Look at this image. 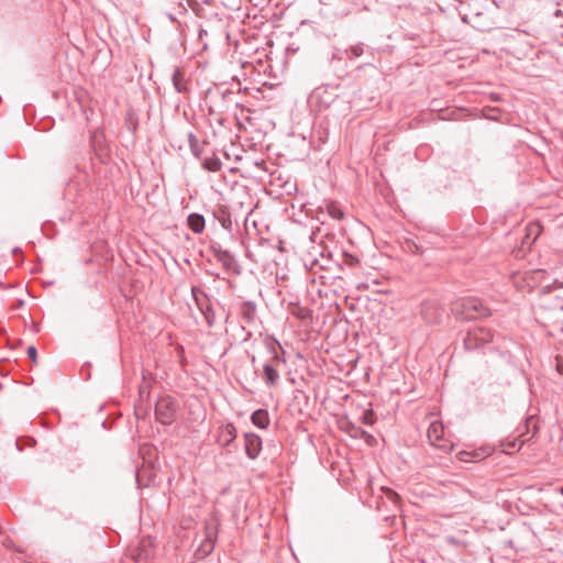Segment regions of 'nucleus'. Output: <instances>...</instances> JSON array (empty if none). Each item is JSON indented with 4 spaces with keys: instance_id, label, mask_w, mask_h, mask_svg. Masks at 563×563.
<instances>
[{
    "instance_id": "nucleus-14",
    "label": "nucleus",
    "mask_w": 563,
    "mask_h": 563,
    "mask_svg": "<svg viewBox=\"0 0 563 563\" xmlns=\"http://www.w3.org/2000/svg\"><path fill=\"white\" fill-rule=\"evenodd\" d=\"M202 167L209 172H219L222 167V163L217 156L207 157L203 163Z\"/></svg>"
},
{
    "instance_id": "nucleus-13",
    "label": "nucleus",
    "mask_w": 563,
    "mask_h": 563,
    "mask_svg": "<svg viewBox=\"0 0 563 563\" xmlns=\"http://www.w3.org/2000/svg\"><path fill=\"white\" fill-rule=\"evenodd\" d=\"M263 369L265 382L271 386L275 385L279 378L278 372L269 364H265Z\"/></svg>"
},
{
    "instance_id": "nucleus-23",
    "label": "nucleus",
    "mask_w": 563,
    "mask_h": 563,
    "mask_svg": "<svg viewBox=\"0 0 563 563\" xmlns=\"http://www.w3.org/2000/svg\"><path fill=\"white\" fill-rule=\"evenodd\" d=\"M460 455H461V457H460L461 461H465V462L468 461L466 457L470 455V453L461 452Z\"/></svg>"
},
{
    "instance_id": "nucleus-11",
    "label": "nucleus",
    "mask_w": 563,
    "mask_h": 563,
    "mask_svg": "<svg viewBox=\"0 0 563 563\" xmlns=\"http://www.w3.org/2000/svg\"><path fill=\"white\" fill-rule=\"evenodd\" d=\"M545 276V271L543 269H534L526 273L525 279L527 280L528 286L533 287L538 283H540Z\"/></svg>"
},
{
    "instance_id": "nucleus-9",
    "label": "nucleus",
    "mask_w": 563,
    "mask_h": 563,
    "mask_svg": "<svg viewBox=\"0 0 563 563\" xmlns=\"http://www.w3.org/2000/svg\"><path fill=\"white\" fill-rule=\"evenodd\" d=\"M545 308L551 311L556 322H563V298L556 297L555 301Z\"/></svg>"
},
{
    "instance_id": "nucleus-27",
    "label": "nucleus",
    "mask_w": 563,
    "mask_h": 563,
    "mask_svg": "<svg viewBox=\"0 0 563 563\" xmlns=\"http://www.w3.org/2000/svg\"><path fill=\"white\" fill-rule=\"evenodd\" d=\"M558 368H559V372H560L561 374H563V366L559 365V367H558Z\"/></svg>"
},
{
    "instance_id": "nucleus-25",
    "label": "nucleus",
    "mask_w": 563,
    "mask_h": 563,
    "mask_svg": "<svg viewBox=\"0 0 563 563\" xmlns=\"http://www.w3.org/2000/svg\"><path fill=\"white\" fill-rule=\"evenodd\" d=\"M389 493H390V498L391 499H397L398 498V495L395 492L389 490Z\"/></svg>"
},
{
    "instance_id": "nucleus-7",
    "label": "nucleus",
    "mask_w": 563,
    "mask_h": 563,
    "mask_svg": "<svg viewBox=\"0 0 563 563\" xmlns=\"http://www.w3.org/2000/svg\"><path fill=\"white\" fill-rule=\"evenodd\" d=\"M187 223L194 233H201L205 229V218L198 213H190Z\"/></svg>"
},
{
    "instance_id": "nucleus-29",
    "label": "nucleus",
    "mask_w": 563,
    "mask_h": 563,
    "mask_svg": "<svg viewBox=\"0 0 563 563\" xmlns=\"http://www.w3.org/2000/svg\"><path fill=\"white\" fill-rule=\"evenodd\" d=\"M222 224H223V227L228 228L227 220H223Z\"/></svg>"
},
{
    "instance_id": "nucleus-12",
    "label": "nucleus",
    "mask_w": 563,
    "mask_h": 563,
    "mask_svg": "<svg viewBox=\"0 0 563 563\" xmlns=\"http://www.w3.org/2000/svg\"><path fill=\"white\" fill-rule=\"evenodd\" d=\"M541 233V227L539 223H530L527 227V234L523 243H532Z\"/></svg>"
},
{
    "instance_id": "nucleus-4",
    "label": "nucleus",
    "mask_w": 563,
    "mask_h": 563,
    "mask_svg": "<svg viewBox=\"0 0 563 563\" xmlns=\"http://www.w3.org/2000/svg\"><path fill=\"white\" fill-rule=\"evenodd\" d=\"M176 408V402L170 397L159 398L155 407L157 420L163 424L172 423L175 418Z\"/></svg>"
},
{
    "instance_id": "nucleus-16",
    "label": "nucleus",
    "mask_w": 563,
    "mask_h": 563,
    "mask_svg": "<svg viewBox=\"0 0 563 563\" xmlns=\"http://www.w3.org/2000/svg\"><path fill=\"white\" fill-rule=\"evenodd\" d=\"M255 311H256L255 306L250 302H244L241 307L242 318L244 320H246L247 322L253 321V319L255 317Z\"/></svg>"
},
{
    "instance_id": "nucleus-24",
    "label": "nucleus",
    "mask_w": 563,
    "mask_h": 563,
    "mask_svg": "<svg viewBox=\"0 0 563 563\" xmlns=\"http://www.w3.org/2000/svg\"><path fill=\"white\" fill-rule=\"evenodd\" d=\"M191 291L194 297L197 299V292L199 291V289L197 287H192Z\"/></svg>"
},
{
    "instance_id": "nucleus-8",
    "label": "nucleus",
    "mask_w": 563,
    "mask_h": 563,
    "mask_svg": "<svg viewBox=\"0 0 563 563\" xmlns=\"http://www.w3.org/2000/svg\"><path fill=\"white\" fill-rule=\"evenodd\" d=\"M252 422L262 429H265L269 424L268 412L264 409L255 410L251 417Z\"/></svg>"
},
{
    "instance_id": "nucleus-15",
    "label": "nucleus",
    "mask_w": 563,
    "mask_h": 563,
    "mask_svg": "<svg viewBox=\"0 0 563 563\" xmlns=\"http://www.w3.org/2000/svg\"><path fill=\"white\" fill-rule=\"evenodd\" d=\"M236 438V430L233 424H227L221 432V439L224 440V445H229Z\"/></svg>"
},
{
    "instance_id": "nucleus-18",
    "label": "nucleus",
    "mask_w": 563,
    "mask_h": 563,
    "mask_svg": "<svg viewBox=\"0 0 563 563\" xmlns=\"http://www.w3.org/2000/svg\"><path fill=\"white\" fill-rule=\"evenodd\" d=\"M361 421L364 424H373L374 423L373 411H371V410L364 411L361 417Z\"/></svg>"
},
{
    "instance_id": "nucleus-20",
    "label": "nucleus",
    "mask_w": 563,
    "mask_h": 563,
    "mask_svg": "<svg viewBox=\"0 0 563 563\" xmlns=\"http://www.w3.org/2000/svg\"><path fill=\"white\" fill-rule=\"evenodd\" d=\"M27 356L32 360V362H36V356H37V352H36V349L35 346L31 345L27 347Z\"/></svg>"
},
{
    "instance_id": "nucleus-28",
    "label": "nucleus",
    "mask_w": 563,
    "mask_h": 563,
    "mask_svg": "<svg viewBox=\"0 0 563 563\" xmlns=\"http://www.w3.org/2000/svg\"><path fill=\"white\" fill-rule=\"evenodd\" d=\"M429 306H430L429 303H424V306H423V312H426V309H427Z\"/></svg>"
},
{
    "instance_id": "nucleus-10",
    "label": "nucleus",
    "mask_w": 563,
    "mask_h": 563,
    "mask_svg": "<svg viewBox=\"0 0 563 563\" xmlns=\"http://www.w3.org/2000/svg\"><path fill=\"white\" fill-rule=\"evenodd\" d=\"M173 85L178 92H184L187 90L185 73L179 68H176L173 73Z\"/></svg>"
},
{
    "instance_id": "nucleus-19",
    "label": "nucleus",
    "mask_w": 563,
    "mask_h": 563,
    "mask_svg": "<svg viewBox=\"0 0 563 563\" xmlns=\"http://www.w3.org/2000/svg\"><path fill=\"white\" fill-rule=\"evenodd\" d=\"M212 549H213V543H212L211 537L209 536L208 540L202 544V551L206 554H208L212 551Z\"/></svg>"
},
{
    "instance_id": "nucleus-1",
    "label": "nucleus",
    "mask_w": 563,
    "mask_h": 563,
    "mask_svg": "<svg viewBox=\"0 0 563 563\" xmlns=\"http://www.w3.org/2000/svg\"><path fill=\"white\" fill-rule=\"evenodd\" d=\"M452 312L463 320H473L488 317L490 314L489 309L482 302V300L475 297L456 300L452 305Z\"/></svg>"
},
{
    "instance_id": "nucleus-22",
    "label": "nucleus",
    "mask_w": 563,
    "mask_h": 563,
    "mask_svg": "<svg viewBox=\"0 0 563 563\" xmlns=\"http://www.w3.org/2000/svg\"><path fill=\"white\" fill-rule=\"evenodd\" d=\"M189 142H190V147H191L194 154L196 156H198V152H197L196 145H195L196 139H195V136L192 134L189 135Z\"/></svg>"
},
{
    "instance_id": "nucleus-6",
    "label": "nucleus",
    "mask_w": 563,
    "mask_h": 563,
    "mask_svg": "<svg viewBox=\"0 0 563 563\" xmlns=\"http://www.w3.org/2000/svg\"><path fill=\"white\" fill-rule=\"evenodd\" d=\"M214 256L217 261L220 262L227 271H235L238 264L234 256L229 251L216 250Z\"/></svg>"
},
{
    "instance_id": "nucleus-21",
    "label": "nucleus",
    "mask_w": 563,
    "mask_h": 563,
    "mask_svg": "<svg viewBox=\"0 0 563 563\" xmlns=\"http://www.w3.org/2000/svg\"><path fill=\"white\" fill-rule=\"evenodd\" d=\"M361 437L363 439H365V441L368 443V444H372L373 441H375L374 437L371 435L369 433H367L366 431H361Z\"/></svg>"
},
{
    "instance_id": "nucleus-17",
    "label": "nucleus",
    "mask_w": 563,
    "mask_h": 563,
    "mask_svg": "<svg viewBox=\"0 0 563 563\" xmlns=\"http://www.w3.org/2000/svg\"><path fill=\"white\" fill-rule=\"evenodd\" d=\"M327 209H328V213L330 214V217L332 219L342 220L344 218V212L338 205L330 203Z\"/></svg>"
},
{
    "instance_id": "nucleus-3",
    "label": "nucleus",
    "mask_w": 563,
    "mask_h": 563,
    "mask_svg": "<svg viewBox=\"0 0 563 563\" xmlns=\"http://www.w3.org/2000/svg\"><path fill=\"white\" fill-rule=\"evenodd\" d=\"M427 437L431 445L444 452H449L453 448V444L444 438V427L439 420L430 422Z\"/></svg>"
},
{
    "instance_id": "nucleus-26",
    "label": "nucleus",
    "mask_w": 563,
    "mask_h": 563,
    "mask_svg": "<svg viewBox=\"0 0 563 563\" xmlns=\"http://www.w3.org/2000/svg\"><path fill=\"white\" fill-rule=\"evenodd\" d=\"M516 448V441H512L510 444H509V449H514Z\"/></svg>"
},
{
    "instance_id": "nucleus-2",
    "label": "nucleus",
    "mask_w": 563,
    "mask_h": 563,
    "mask_svg": "<svg viewBox=\"0 0 563 563\" xmlns=\"http://www.w3.org/2000/svg\"><path fill=\"white\" fill-rule=\"evenodd\" d=\"M492 339L493 334L489 329L476 327L467 332L464 339V346L468 351H474L489 343Z\"/></svg>"
},
{
    "instance_id": "nucleus-5",
    "label": "nucleus",
    "mask_w": 563,
    "mask_h": 563,
    "mask_svg": "<svg viewBox=\"0 0 563 563\" xmlns=\"http://www.w3.org/2000/svg\"><path fill=\"white\" fill-rule=\"evenodd\" d=\"M245 452L252 460L256 459L262 451V439L255 433H245Z\"/></svg>"
}]
</instances>
